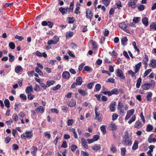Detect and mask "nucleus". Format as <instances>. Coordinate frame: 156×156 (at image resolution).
I'll return each instance as SVG.
<instances>
[{"mask_svg":"<svg viewBox=\"0 0 156 156\" xmlns=\"http://www.w3.org/2000/svg\"><path fill=\"white\" fill-rule=\"evenodd\" d=\"M76 83L78 85H81L82 83V79L81 77H78L76 80Z\"/></svg>","mask_w":156,"mask_h":156,"instance_id":"14","label":"nucleus"},{"mask_svg":"<svg viewBox=\"0 0 156 156\" xmlns=\"http://www.w3.org/2000/svg\"><path fill=\"white\" fill-rule=\"evenodd\" d=\"M78 91L79 93L82 96H84L87 94V93H86L84 90H82L81 89H79Z\"/></svg>","mask_w":156,"mask_h":156,"instance_id":"35","label":"nucleus"},{"mask_svg":"<svg viewBox=\"0 0 156 156\" xmlns=\"http://www.w3.org/2000/svg\"><path fill=\"white\" fill-rule=\"evenodd\" d=\"M9 46L12 49H13L15 48V44L13 42H10L9 44Z\"/></svg>","mask_w":156,"mask_h":156,"instance_id":"42","label":"nucleus"},{"mask_svg":"<svg viewBox=\"0 0 156 156\" xmlns=\"http://www.w3.org/2000/svg\"><path fill=\"white\" fill-rule=\"evenodd\" d=\"M55 83V82L53 80H51V81L48 80L47 82V86L49 87L50 85L53 84Z\"/></svg>","mask_w":156,"mask_h":156,"instance_id":"38","label":"nucleus"},{"mask_svg":"<svg viewBox=\"0 0 156 156\" xmlns=\"http://www.w3.org/2000/svg\"><path fill=\"white\" fill-rule=\"evenodd\" d=\"M128 73L129 74L131 75L132 77H134L135 78H136V77L135 76V72L134 73L132 70H130L128 71Z\"/></svg>","mask_w":156,"mask_h":156,"instance_id":"44","label":"nucleus"},{"mask_svg":"<svg viewBox=\"0 0 156 156\" xmlns=\"http://www.w3.org/2000/svg\"><path fill=\"white\" fill-rule=\"evenodd\" d=\"M116 75L122 79H125V78L123 72L119 69H118L116 70Z\"/></svg>","mask_w":156,"mask_h":156,"instance_id":"2","label":"nucleus"},{"mask_svg":"<svg viewBox=\"0 0 156 156\" xmlns=\"http://www.w3.org/2000/svg\"><path fill=\"white\" fill-rule=\"evenodd\" d=\"M92 149L94 150H99L101 148L100 145H95L94 147H92Z\"/></svg>","mask_w":156,"mask_h":156,"instance_id":"46","label":"nucleus"},{"mask_svg":"<svg viewBox=\"0 0 156 156\" xmlns=\"http://www.w3.org/2000/svg\"><path fill=\"white\" fill-rule=\"evenodd\" d=\"M138 141H135L132 147V149L135 150L138 148Z\"/></svg>","mask_w":156,"mask_h":156,"instance_id":"30","label":"nucleus"},{"mask_svg":"<svg viewBox=\"0 0 156 156\" xmlns=\"http://www.w3.org/2000/svg\"><path fill=\"white\" fill-rule=\"evenodd\" d=\"M15 70L16 73H18L23 70V69L21 66H18L15 68Z\"/></svg>","mask_w":156,"mask_h":156,"instance_id":"16","label":"nucleus"},{"mask_svg":"<svg viewBox=\"0 0 156 156\" xmlns=\"http://www.w3.org/2000/svg\"><path fill=\"white\" fill-rule=\"evenodd\" d=\"M31 154L34 155H35L37 151V148L33 146L30 149Z\"/></svg>","mask_w":156,"mask_h":156,"instance_id":"13","label":"nucleus"},{"mask_svg":"<svg viewBox=\"0 0 156 156\" xmlns=\"http://www.w3.org/2000/svg\"><path fill=\"white\" fill-rule=\"evenodd\" d=\"M110 2V0H102V3L106 6H108Z\"/></svg>","mask_w":156,"mask_h":156,"instance_id":"40","label":"nucleus"},{"mask_svg":"<svg viewBox=\"0 0 156 156\" xmlns=\"http://www.w3.org/2000/svg\"><path fill=\"white\" fill-rule=\"evenodd\" d=\"M105 127V126L102 125L100 127V129L101 131L103 132L104 134H105L106 133Z\"/></svg>","mask_w":156,"mask_h":156,"instance_id":"34","label":"nucleus"},{"mask_svg":"<svg viewBox=\"0 0 156 156\" xmlns=\"http://www.w3.org/2000/svg\"><path fill=\"white\" fill-rule=\"evenodd\" d=\"M122 143L124 145H130L132 144V143L128 136L126 135L123 138L122 141Z\"/></svg>","mask_w":156,"mask_h":156,"instance_id":"1","label":"nucleus"},{"mask_svg":"<svg viewBox=\"0 0 156 156\" xmlns=\"http://www.w3.org/2000/svg\"><path fill=\"white\" fill-rule=\"evenodd\" d=\"M5 105L7 108H9L10 107L9 101L8 99H5L4 101Z\"/></svg>","mask_w":156,"mask_h":156,"instance_id":"29","label":"nucleus"},{"mask_svg":"<svg viewBox=\"0 0 156 156\" xmlns=\"http://www.w3.org/2000/svg\"><path fill=\"white\" fill-rule=\"evenodd\" d=\"M35 111L37 113H43L44 111V107L42 106H38L35 109Z\"/></svg>","mask_w":156,"mask_h":156,"instance_id":"11","label":"nucleus"},{"mask_svg":"<svg viewBox=\"0 0 156 156\" xmlns=\"http://www.w3.org/2000/svg\"><path fill=\"white\" fill-rule=\"evenodd\" d=\"M118 109L120 115H123L124 113L123 109H122V108H119Z\"/></svg>","mask_w":156,"mask_h":156,"instance_id":"53","label":"nucleus"},{"mask_svg":"<svg viewBox=\"0 0 156 156\" xmlns=\"http://www.w3.org/2000/svg\"><path fill=\"white\" fill-rule=\"evenodd\" d=\"M149 85L148 83H145L144 85H142V87L144 90H147L150 88Z\"/></svg>","mask_w":156,"mask_h":156,"instance_id":"21","label":"nucleus"},{"mask_svg":"<svg viewBox=\"0 0 156 156\" xmlns=\"http://www.w3.org/2000/svg\"><path fill=\"white\" fill-rule=\"evenodd\" d=\"M91 68L87 66H86L84 67V70L86 71H90L91 70Z\"/></svg>","mask_w":156,"mask_h":156,"instance_id":"62","label":"nucleus"},{"mask_svg":"<svg viewBox=\"0 0 156 156\" xmlns=\"http://www.w3.org/2000/svg\"><path fill=\"white\" fill-rule=\"evenodd\" d=\"M137 7L140 11H142L144 9V6L143 5H138Z\"/></svg>","mask_w":156,"mask_h":156,"instance_id":"43","label":"nucleus"},{"mask_svg":"<svg viewBox=\"0 0 156 156\" xmlns=\"http://www.w3.org/2000/svg\"><path fill=\"white\" fill-rule=\"evenodd\" d=\"M119 26L121 28L124 29L127 27V24H126L125 22H122L119 24Z\"/></svg>","mask_w":156,"mask_h":156,"instance_id":"15","label":"nucleus"},{"mask_svg":"<svg viewBox=\"0 0 156 156\" xmlns=\"http://www.w3.org/2000/svg\"><path fill=\"white\" fill-rule=\"evenodd\" d=\"M142 21L144 25L147 27L148 25L149 22L148 18L146 17H144L142 19Z\"/></svg>","mask_w":156,"mask_h":156,"instance_id":"9","label":"nucleus"},{"mask_svg":"<svg viewBox=\"0 0 156 156\" xmlns=\"http://www.w3.org/2000/svg\"><path fill=\"white\" fill-rule=\"evenodd\" d=\"M141 62H139L137 65L135 66V73H137L138 72L139 70L140 69V67L141 66Z\"/></svg>","mask_w":156,"mask_h":156,"instance_id":"19","label":"nucleus"},{"mask_svg":"<svg viewBox=\"0 0 156 156\" xmlns=\"http://www.w3.org/2000/svg\"><path fill=\"white\" fill-rule=\"evenodd\" d=\"M62 76L63 78L67 79H69L70 77V73L67 71H65L63 73Z\"/></svg>","mask_w":156,"mask_h":156,"instance_id":"10","label":"nucleus"},{"mask_svg":"<svg viewBox=\"0 0 156 156\" xmlns=\"http://www.w3.org/2000/svg\"><path fill=\"white\" fill-rule=\"evenodd\" d=\"M142 124L141 122L139 120H138L136 122L134 126L135 128L139 129L142 126Z\"/></svg>","mask_w":156,"mask_h":156,"instance_id":"17","label":"nucleus"},{"mask_svg":"<svg viewBox=\"0 0 156 156\" xmlns=\"http://www.w3.org/2000/svg\"><path fill=\"white\" fill-rule=\"evenodd\" d=\"M67 147V145L66 143V141H64L63 142L62 144L61 145L62 147H63L64 148H66Z\"/></svg>","mask_w":156,"mask_h":156,"instance_id":"55","label":"nucleus"},{"mask_svg":"<svg viewBox=\"0 0 156 156\" xmlns=\"http://www.w3.org/2000/svg\"><path fill=\"white\" fill-rule=\"evenodd\" d=\"M137 2V0H130L128 4V6L132 8H135L136 6Z\"/></svg>","mask_w":156,"mask_h":156,"instance_id":"3","label":"nucleus"},{"mask_svg":"<svg viewBox=\"0 0 156 156\" xmlns=\"http://www.w3.org/2000/svg\"><path fill=\"white\" fill-rule=\"evenodd\" d=\"M141 83V78H139L137 79L136 83V87L137 88H139L140 87Z\"/></svg>","mask_w":156,"mask_h":156,"instance_id":"27","label":"nucleus"},{"mask_svg":"<svg viewBox=\"0 0 156 156\" xmlns=\"http://www.w3.org/2000/svg\"><path fill=\"white\" fill-rule=\"evenodd\" d=\"M150 29H154L156 30V23H152L150 26Z\"/></svg>","mask_w":156,"mask_h":156,"instance_id":"22","label":"nucleus"},{"mask_svg":"<svg viewBox=\"0 0 156 156\" xmlns=\"http://www.w3.org/2000/svg\"><path fill=\"white\" fill-rule=\"evenodd\" d=\"M111 96L113 94H118L119 93L118 90L116 88L112 89L110 91Z\"/></svg>","mask_w":156,"mask_h":156,"instance_id":"12","label":"nucleus"},{"mask_svg":"<svg viewBox=\"0 0 156 156\" xmlns=\"http://www.w3.org/2000/svg\"><path fill=\"white\" fill-rule=\"evenodd\" d=\"M115 104L114 103H111L110 105V109L111 111L113 112L115 110Z\"/></svg>","mask_w":156,"mask_h":156,"instance_id":"36","label":"nucleus"},{"mask_svg":"<svg viewBox=\"0 0 156 156\" xmlns=\"http://www.w3.org/2000/svg\"><path fill=\"white\" fill-rule=\"evenodd\" d=\"M124 105H123V104L120 102H119L118 106V109L119 108H124Z\"/></svg>","mask_w":156,"mask_h":156,"instance_id":"56","label":"nucleus"},{"mask_svg":"<svg viewBox=\"0 0 156 156\" xmlns=\"http://www.w3.org/2000/svg\"><path fill=\"white\" fill-rule=\"evenodd\" d=\"M136 119V117L135 115L133 116L132 118L128 122V123L129 124H131L132 122H134Z\"/></svg>","mask_w":156,"mask_h":156,"instance_id":"33","label":"nucleus"},{"mask_svg":"<svg viewBox=\"0 0 156 156\" xmlns=\"http://www.w3.org/2000/svg\"><path fill=\"white\" fill-rule=\"evenodd\" d=\"M73 35V32H69L68 34H66V37L67 38H68L70 37H71Z\"/></svg>","mask_w":156,"mask_h":156,"instance_id":"64","label":"nucleus"},{"mask_svg":"<svg viewBox=\"0 0 156 156\" xmlns=\"http://www.w3.org/2000/svg\"><path fill=\"white\" fill-rule=\"evenodd\" d=\"M153 129V126L151 125H148L147 126L146 131L147 132H150Z\"/></svg>","mask_w":156,"mask_h":156,"instance_id":"32","label":"nucleus"},{"mask_svg":"<svg viewBox=\"0 0 156 156\" xmlns=\"http://www.w3.org/2000/svg\"><path fill=\"white\" fill-rule=\"evenodd\" d=\"M51 111L52 112L55 113H56L58 114V110L57 108H51Z\"/></svg>","mask_w":156,"mask_h":156,"instance_id":"59","label":"nucleus"},{"mask_svg":"<svg viewBox=\"0 0 156 156\" xmlns=\"http://www.w3.org/2000/svg\"><path fill=\"white\" fill-rule=\"evenodd\" d=\"M126 151V148H125L121 149V154L122 156H125Z\"/></svg>","mask_w":156,"mask_h":156,"instance_id":"49","label":"nucleus"},{"mask_svg":"<svg viewBox=\"0 0 156 156\" xmlns=\"http://www.w3.org/2000/svg\"><path fill=\"white\" fill-rule=\"evenodd\" d=\"M15 38L16 39H18L20 41H22V40H23L24 39V38L23 37L21 36H20L17 35H16L15 36Z\"/></svg>","mask_w":156,"mask_h":156,"instance_id":"60","label":"nucleus"},{"mask_svg":"<svg viewBox=\"0 0 156 156\" xmlns=\"http://www.w3.org/2000/svg\"><path fill=\"white\" fill-rule=\"evenodd\" d=\"M152 96V94L151 92H149L147 93V99L148 101H151V97Z\"/></svg>","mask_w":156,"mask_h":156,"instance_id":"23","label":"nucleus"},{"mask_svg":"<svg viewBox=\"0 0 156 156\" xmlns=\"http://www.w3.org/2000/svg\"><path fill=\"white\" fill-rule=\"evenodd\" d=\"M20 98L22 99L23 100H25L27 99V97L26 95L21 94L20 95Z\"/></svg>","mask_w":156,"mask_h":156,"instance_id":"57","label":"nucleus"},{"mask_svg":"<svg viewBox=\"0 0 156 156\" xmlns=\"http://www.w3.org/2000/svg\"><path fill=\"white\" fill-rule=\"evenodd\" d=\"M35 71L38 73L40 75H42L43 74L42 72L39 69V68L38 67H36Z\"/></svg>","mask_w":156,"mask_h":156,"instance_id":"41","label":"nucleus"},{"mask_svg":"<svg viewBox=\"0 0 156 156\" xmlns=\"http://www.w3.org/2000/svg\"><path fill=\"white\" fill-rule=\"evenodd\" d=\"M56 39V41H54L53 40H49L47 43L49 45H51L52 44H56L59 41V38L58 37H56L55 38Z\"/></svg>","mask_w":156,"mask_h":156,"instance_id":"8","label":"nucleus"},{"mask_svg":"<svg viewBox=\"0 0 156 156\" xmlns=\"http://www.w3.org/2000/svg\"><path fill=\"white\" fill-rule=\"evenodd\" d=\"M150 66L152 68H156V60L152 59L150 61L149 64Z\"/></svg>","mask_w":156,"mask_h":156,"instance_id":"7","label":"nucleus"},{"mask_svg":"<svg viewBox=\"0 0 156 156\" xmlns=\"http://www.w3.org/2000/svg\"><path fill=\"white\" fill-rule=\"evenodd\" d=\"M73 18H71L69 17H68L67 18V20L68 21V23H73L74 22V20H73Z\"/></svg>","mask_w":156,"mask_h":156,"instance_id":"54","label":"nucleus"},{"mask_svg":"<svg viewBox=\"0 0 156 156\" xmlns=\"http://www.w3.org/2000/svg\"><path fill=\"white\" fill-rule=\"evenodd\" d=\"M110 127L112 128V131L116 130L117 128L116 126L114 123H111L110 125Z\"/></svg>","mask_w":156,"mask_h":156,"instance_id":"39","label":"nucleus"},{"mask_svg":"<svg viewBox=\"0 0 156 156\" xmlns=\"http://www.w3.org/2000/svg\"><path fill=\"white\" fill-rule=\"evenodd\" d=\"M77 148V146L75 145L72 144L71 146V150L73 152L75 151Z\"/></svg>","mask_w":156,"mask_h":156,"instance_id":"47","label":"nucleus"},{"mask_svg":"<svg viewBox=\"0 0 156 156\" xmlns=\"http://www.w3.org/2000/svg\"><path fill=\"white\" fill-rule=\"evenodd\" d=\"M86 17L91 20L93 16V13H92L91 11L89 9H87L86 10Z\"/></svg>","mask_w":156,"mask_h":156,"instance_id":"5","label":"nucleus"},{"mask_svg":"<svg viewBox=\"0 0 156 156\" xmlns=\"http://www.w3.org/2000/svg\"><path fill=\"white\" fill-rule=\"evenodd\" d=\"M59 10L62 13L63 15H64L66 13L65 9L62 7H60L59 9Z\"/></svg>","mask_w":156,"mask_h":156,"instance_id":"48","label":"nucleus"},{"mask_svg":"<svg viewBox=\"0 0 156 156\" xmlns=\"http://www.w3.org/2000/svg\"><path fill=\"white\" fill-rule=\"evenodd\" d=\"M151 71V69H148L147 70H146L145 71V72L144 74V76L145 77V76H147L150 73V72Z\"/></svg>","mask_w":156,"mask_h":156,"instance_id":"52","label":"nucleus"},{"mask_svg":"<svg viewBox=\"0 0 156 156\" xmlns=\"http://www.w3.org/2000/svg\"><path fill=\"white\" fill-rule=\"evenodd\" d=\"M90 42L92 44L93 49L95 50L97 48V46L96 42H95L93 41L92 40H90Z\"/></svg>","mask_w":156,"mask_h":156,"instance_id":"25","label":"nucleus"},{"mask_svg":"<svg viewBox=\"0 0 156 156\" xmlns=\"http://www.w3.org/2000/svg\"><path fill=\"white\" fill-rule=\"evenodd\" d=\"M68 103L69 106L73 107L76 105V101L74 100H71Z\"/></svg>","mask_w":156,"mask_h":156,"instance_id":"18","label":"nucleus"},{"mask_svg":"<svg viewBox=\"0 0 156 156\" xmlns=\"http://www.w3.org/2000/svg\"><path fill=\"white\" fill-rule=\"evenodd\" d=\"M98 108L97 107L95 108V113L96 114L95 119L99 121H101V119L100 117H99V115L100 114L99 112H98Z\"/></svg>","mask_w":156,"mask_h":156,"instance_id":"6","label":"nucleus"},{"mask_svg":"<svg viewBox=\"0 0 156 156\" xmlns=\"http://www.w3.org/2000/svg\"><path fill=\"white\" fill-rule=\"evenodd\" d=\"M25 133L26 134V137L30 138H31L32 134H31V132L26 131L25 132Z\"/></svg>","mask_w":156,"mask_h":156,"instance_id":"37","label":"nucleus"},{"mask_svg":"<svg viewBox=\"0 0 156 156\" xmlns=\"http://www.w3.org/2000/svg\"><path fill=\"white\" fill-rule=\"evenodd\" d=\"M33 90V88L32 86L27 87L26 88L25 90L26 92L27 93H29L30 92L32 91Z\"/></svg>","mask_w":156,"mask_h":156,"instance_id":"20","label":"nucleus"},{"mask_svg":"<svg viewBox=\"0 0 156 156\" xmlns=\"http://www.w3.org/2000/svg\"><path fill=\"white\" fill-rule=\"evenodd\" d=\"M140 18L139 17H134L133 20V23H137L139 22L140 20Z\"/></svg>","mask_w":156,"mask_h":156,"instance_id":"31","label":"nucleus"},{"mask_svg":"<svg viewBox=\"0 0 156 156\" xmlns=\"http://www.w3.org/2000/svg\"><path fill=\"white\" fill-rule=\"evenodd\" d=\"M133 45L134 47L135 50L136 51H137L138 52H139V50L137 47L136 42L133 41Z\"/></svg>","mask_w":156,"mask_h":156,"instance_id":"45","label":"nucleus"},{"mask_svg":"<svg viewBox=\"0 0 156 156\" xmlns=\"http://www.w3.org/2000/svg\"><path fill=\"white\" fill-rule=\"evenodd\" d=\"M9 57V61L11 62H13L15 59L14 56L11 55L10 53H9L8 55Z\"/></svg>","mask_w":156,"mask_h":156,"instance_id":"24","label":"nucleus"},{"mask_svg":"<svg viewBox=\"0 0 156 156\" xmlns=\"http://www.w3.org/2000/svg\"><path fill=\"white\" fill-rule=\"evenodd\" d=\"M110 150L113 153H115L116 151L115 147L113 145H111Z\"/></svg>","mask_w":156,"mask_h":156,"instance_id":"50","label":"nucleus"},{"mask_svg":"<svg viewBox=\"0 0 156 156\" xmlns=\"http://www.w3.org/2000/svg\"><path fill=\"white\" fill-rule=\"evenodd\" d=\"M101 88V85L100 84H97L95 85V88L96 91H99Z\"/></svg>","mask_w":156,"mask_h":156,"instance_id":"51","label":"nucleus"},{"mask_svg":"<svg viewBox=\"0 0 156 156\" xmlns=\"http://www.w3.org/2000/svg\"><path fill=\"white\" fill-rule=\"evenodd\" d=\"M128 41L127 37H125L121 39L122 44V45L124 46L126 45L125 43L127 42Z\"/></svg>","mask_w":156,"mask_h":156,"instance_id":"26","label":"nucleus"},{"mask_svg":"<svg viewBox=\"0 0 156 156\" xmlns=\"http://www.w3.org/2000/svg\"><path fill=\"white\" fill-rule=\"evenodd\" d=\"M99 138V136L98 135H94L93 138H92L93 140H94V141H96L98 140Z\"/></svg>","mask_w":156,"mask_h":156,"instance_id":"58","label":"nucleus"},{"mask_svg":"<svg viewBox=\"0 0 156 156\" xmlns=\"http://www.w3.org/2000/svg\"><path fill=\"white\" fill-rule=\"evenodd\" d=\"M143 61L144 62V64L146 66H147L148 61V57L147 55H145V57L143 59Z\"/></svg>","mask_w":156,"mask_h":156,"instance_id":"28","label":"nucleus"},{"mask_svg":"<svg viewBox=\"0 0 156 156\" xmlns=\"http://www.w3.org/2000/svg\"><path fill=\"white\" fill-rule=\"evenodd\" d=\"M34 97V95L30 94L28 95V98L29 100H32Z\"/></svg>","mask_w":156,"mask_h":156,"instance_id":"61","label":"nucleus"},{"mask_svg":"<svg viewBox=\"0 0 156 156\" xmlns=\"http://www.w3.org/2000/svg\"><path fill=\"white\" fill-rule=\"evenodd\" d=\"M134 110L132 109L127 111V115L125 118V120H127L130 118V116L134 113Z\"/></svg>","mask_w":156,"mask_h":156,"instance_id":"4","label":"nucleus"},{"mask_svg":"<svg viewBox=\"0 0 156 156\" xmlns=\"http://www.w3.org/2000/svg\"><path fill=\"white\" fill-rule=\"evenodd\" d=\"M118 117V115L116 113L114 114L112 116V119L113 120H115Z\"/></svg>","mask_w":156,"mask_h":156,"instance_id":"63","label":"nucleus"}]
</instances>
